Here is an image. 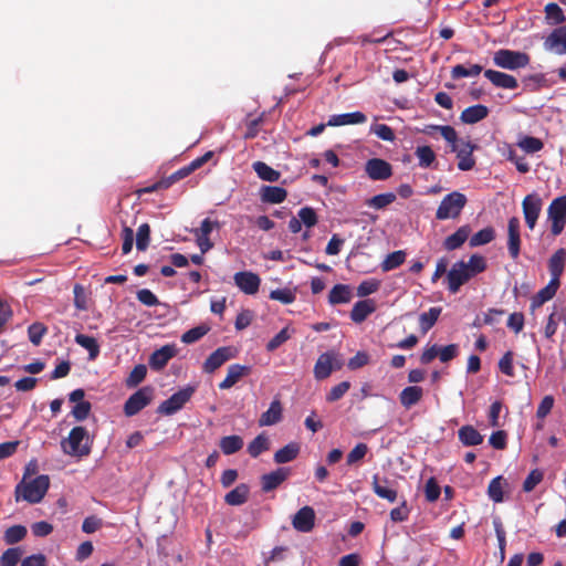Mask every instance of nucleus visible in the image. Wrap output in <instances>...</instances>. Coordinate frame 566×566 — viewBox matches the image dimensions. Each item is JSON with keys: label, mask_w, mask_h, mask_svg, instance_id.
<instances>
[{"label": "nucleus", "mask_w": 566, "mask_h": 566, "mask_svg": "<svg viewBox=\"0 0 566 566\" xmlns=\"http://www.w3.org/2000/svg\"><path fill=\"white\" fill-rule=\"evenodd\" d=\"M93 440L86 428L74 427L69 436L61 441V449L64 454L76 458H84L91 453Z\"/></svg>", "instance_id": "1"}, {"label": "nucleus", "mask_w": 566, "mask_h": 566, "mask_svg": "<svg viewBox=\"0 0 566 566\" xmlns=\"http://www.w3.org/2000/svg\"><path fill=\"white\" fill-rule=\"evenodd\" d=\"M50 480L48 475H39L28 483H19L15 488L17 501L24 500L29 503H39L48 492Z\"/></svg>", "instance_id": "2"}, {"label": "nucleus", "mask_w": 566, "mask_h": 566, "mask_svg": "<svg viewBox=\"0 0 566 566\" xmlns=\"http://www.w3.org/2000/svg\"><path fill=\"white\" fill-rule=\"evenodd\" d=\"M467 202L468 199L463 193L452 191L441 200L436 212V218L438 220L455 219L460 216Z\"/></svg>", "instance_id": "3"}, {"label": "nucleus", "mask_w": 566, "mask_h": 566, "mask_svg": "<svg viewBox=\"0 0 566 566\" xmlns=\"http://www.w3.org/2000/svg\"><path fill=\"white\" fill-rule=\"evenodd\" d=\"M494 64L506 70H517L528 65L530 56L520 51L501 49L494 53Z\"/></svg>", "instance_id": "4"}, {"label": "nucleus", "mask_w": 566, "mask_h": 566, "mask_svg": "<svg viewBox=\"0 0 566 566\" xmlns=\"http://www.w3.org/2000/svg\"><path fill=\"white\" fill-rule=\"evenodd\" d=\"M547 218L551 221V232L558 235L566 224V196L555 198L547 209Z\"/></svg>", "instance_id": "5"}, {"label": "nucleus", "mask_w": 566, "mask_h": 566, "mask_svg": "<svg viewBox=\"0 0 566 566\" xmlns=\"http://www.w3.org/2000/svg\"><path fill=\"white\" fill-rule=\"evenodd\" d=\"M193 392L195 388L191 386L178 390L159 405L157 412L164 416L175 415L190 400Z\"/></svg>", "instance_id": "6"}, {"label": "nucleus", "mask_w": 566, "mask_h": 566, "mask_svg": "<svg viewBox=\"0 0 566 566\" xmlns=\"http://www.w3.org/2000/svg\"><path fill=\"white\" fill-rule=\"evenodd\" d=\"M154 389L149 386L143 387L134 392L124 405V412L132 417L148 406L153 399Z\"/></svg>", "instance_id": "7"}, {"label": "nucleus", "mask_w": 566, "mask_h": 566, "mask_svg": "<svg viewBox=\"0 0 566 566\" xmlns=\"http://www.w3.org/2000/svg\"><path fill=\"white\" fill-rule=\"evenodd\" d=\"M472 279L467 271L464 261L455 262L447 273L448 290L455 294L460 287Z\"/></svg>", "instance_id": "8"}, {"label": "nucleus", "mask_w": 566, "mask_h": 566, "mask_svg": "<svg viewBox=\"0 0 566 566\" xmlns=\"http://www.w3.org/2000/svg\"><path fill=\"white\" fill-rule=\"evenodd\" d=\"M342 363L334 353L327 352L317 358L314 366V376L317 380L327 378L334 369H339Z\"/></svg>", "instance_id": "9"}, {"label": "nucleus", "mask_w": 566, "mask_h": 566, "mask_svg": "<svg viewBox=\"0 0 566 566\" xmlns=\"http://www.w3.org/2000/svg\"><path fill=\"white\" fill-rule=\"evenodd\" d=\"M542 199L537 193L527 195L522 202L523 213L527 227L533 230L542 210Z\"/></svg>", "instance_id": "10"}, {"label": "nucleus", "mask_w": 566, "mask_h": 566, "mask_svg": "<svg viewBox=\"0 0 566 566\" xmlns=\"http://www.w3.org/2000/svg\"><path fill=\"white\" fill-rule=\"evenodd\" d=\"M235 350L232 347L223 346L217 348L203 363V370L208 374H212L226 361L234 357Z\"/></svg>", "instance_id": "11"}, {"label": "nucleus", "mask_w": 566, "mask_h": 566, "mask_svg": "<svg viewBox=\"0 0 566 566\" xmlns=\"http://www.w3.org/2000/svg\"><path fill=\"white\" fill-rule=\"evenodd\" d=\"M544 49L558 55L566 54V24L549 33L544 41Z\"/></svg>", "instance_id": "12"}, {"label": "nucleus", "mask_w": 566, "mask_h": 566, "mask_svg": "<svg viewBox=\"0 0 566 566\" xmlns=\"http://www.w3.org/2000/svg\"><path fill=\"white\" fill-rule=\"evenodd\" d=\"M233 280L239 290L249 295L258 293L261 284L260 276L251 271L237 272Z\"/></svg>", "instance_id": "13"}, {"label": "nucleus", "mask_w": 566, "mask_h": 566, "mask_svg": "<svg viewBox=\"0 0 566 566\" xmlns=\"http://www.w3.org/2000/svg\"><path fill=\"white\" fill-rule=\"evenodd\" d=\"M365 171L373 180H386L392 175L391 165L380 158H371L365 164Z\"/></svg>", "instance_id": "14"}, {"label": "nucleus", "mask_w": 566, "mask_h": 566, "mask_svg": "<svg viewBox=\"0 0 566 566\" xmlns=\"http://www.w3.org/2000/svg\"><path fill=\"white\" fill-rule=\"evenodd\" d=\"M521 224L516 217H512L507 222V250L513 260H516L521 251Z\"/></svg>", "instance_id": "15"}, {"label": "nucleus", "mask_w": 566, "mask_h": 566, "mask_svg": "<svg viewBox=\"0 0 566 566\" xmlns=\"http://www.w3.org/2000/svg\"><path fill=\"white\" fill-rule=\"evenodd\" d=\"M293 527L302 533H308L315 525V512L311 506L300 509L292 520Z\"/></svg>", "instance_id": "16"}, {"label": "nucleus", "mask_w": 566, "mask_h": 566, "mask_svg": "<svg viewBox=\"0 0 566 566\" xmlns=\"http://www.w3.org/2000/svg\"><path fill=\"white\" fill-rule=\"evenodd\" d=\"M475 148L476 146L470 142H461L457 145V149L454 151L459 158L458 168L460 170L468 171L474 167L475 160L472 156V153Z\"/></svg>", "instance_id": "17"}, {"label": "nucleus", "mask_w": 566, "mask_h": 566, "mask_svg": "<svg viewBox=\"0 0 566 566\" xmlns=\"http://www.w3.org/2000/svg\"><path fill=\"white\" fill-rule=\"evenodd\" d=\"M566 263V250L558 249L548 261V270L551 273V281L553 284L559 285L560 275L564 272Z\"/></svg>", "instance_id": "18"}, {"label": "nucleus", "mask_w": 566, "mask_h": 566, "mask_svg": "<svg viewBox=\"0 0 566 566\" xmlns=\"http://www.w3.org/2000/svg\"><path fill=\"white\" fill-rule=\"evenodd\" d=\"M176 354L177 350L174 345H165L151 354L149 365L153 369L160 370Z\"/></svg>", "instance_id": "19"}, {"label": "nucleus", "mask_w": 566, "mask_h": 566, "mask_svg": "<svg viewBox=\"0 0 566 566\" xmlns=\"http://www.w3.org/2000/svg\"><path fill=\"white\" fill-rule=\"evenodd\" d=\"M484 76L496 87L515 90L518 86L517 80L513 75L500 71L486 70Z\"/></svg>", "instance_id": "20"}, {"label": "nucleus", "mask_w": 566, "mask_h": 566, "mask_svg": "<svg viewBox=\"0 0 566 566\" xmlns=\"http://www.w3.org/2000/svg\"><path fill=\"white\" fill-rule=\"evenodd\" d=\"M250 373V367L240 365V364H233L228 367L227 376L226 378L219 384V388L230 389L233 387L243 376L248 375Z\"/></svg>", "instance_id": "21"}, {"label": "nucleus", "mask_w": 566, "mask_h": 566, "mask_svg": "<svg viewBox=\"0 0 566 566\" xmlns=\"http://www.w3.org/2000/svg\"><path fill=\"white\" fill-rule=\"evenodd\" d=\"M283 407L279 399H274L269 409L259 419V426L268 427L279 423L282 420Z\"/></svg>", "instance_id": "22"}, {"label": "nucleus", "mask_w": 566, "mask_h": 566, "mask_svg": "<svg viewBox=\"0 0 566 566\" xmlns=\"http://www.w3.org/2000/svg\"><path fill=\"white\" fill-rule=\"evenodd\" d=\"M289 476V469L279 468L275 471L266 473L262 475V490L264 492H270L276 489L283 481H285Z\"/></svg>", "instance_id": "23"}, {"label": "nucleus", "mask_w": 566, "mask_h": 566, "mask_svg": "<svg viewBox=\"0 0 566 566\" xmlns=\"http://www.w3.org/2000/svg\"><path fill=\"white\" fill-rule=\"evenodd\" d=\"M367 120V117L361 112H353L345 114L332 115L327 122L328 126H344V125H354V124H363Z\"/></svg>", "instance_id": "24"}, {"label": "nucleus", "mask_w": 566, "mask_h": 566, "mask_svg": "<svg viewBox=\"0 0 566 566\" xmlns=\"http://www.w3.org/2000/svg\"><path fill=\"white\" fill-rule=\"evenodd\" d=\"M375 310L376 306L373 300L358 301L352 308L350 318L355 323H361L368 317V315L374 313Z\"/></svg>", "instance_id": "25"}, {"label": "nucleus", "mask_w": 566, "mask_h": 566, "mask_svg": "<svg viewBox=\"0 0 566 566\" xmlns=\"http://www.w3.org/2000/svg\"><path fill=\"white\" fill-rule=\"evenodd\" d=\"M489 115V108L482 104H476L467 107L460 116V119L464 124H475L484 119Z\"/></svg>", "instance_id": "26"}, {"label": "nucleus", "mask_w": 566, "mask_h": 566, "mask_svg": "<svg viewBox=\"0 0 566 566\" xmlns=\"http://www.w3.org/2000/svg\"><path fill=\"white\" fill-rule=\"evenodd\" d=\"M471 229L468 224L460 227L454 233L447 237L443 247L448 251L459 249L469 238Z\"/></svg>", "instance_id": "27"}, {"label": "nucleus", "mask_w": 566, "mask_h": 566, "mask_svg": "<svg viewBox=\"0 0 566 566\" xmlns=\"http://www.w3.org/2000/svg\"><path fill=\"white\" fill-rule=\"evenodd\" d=\"M423 396V389L419 386H409L402 389L399 395L400 403L406 408L410 409L417 405Z\"/></svg>", "instance_id": "28"}, {"label": "nucleus", "mask_w": 566, "mask_h": 566, "mask_svg": "<svg viewBox=\"0 0 566 566\" xmlns=\"http://www.w3.org/2000/svg\"><path fill=\"white\" fill-rule=\"evenodd\" d=\"M388 480L384 479L382 481L379 480L377 475H374L373 478V491L377 496L380 499L387 500L390 503H394L397 500V491L391 489L388 485Z\"/></svg>", "instance_id": "29"}, {"label": "nucleus", "mask_w": 566, "mask_h": 566, "mask_svg": "<svg viewBox=\"0 0 566 566\" xmlns=\"http://www.w3.org/2000/svg\"><path fill=\"white\" fill-rule=\"evenodd\" d=\"M559 285L553 284L552 282H548V284L539 290L531 301V310L535 311L536 308L541 307L545 302L549 301L554 297L558 290Z\"/></svg>", "instance_id": "30"}, {"label": "nucleus", "mask_w": 566, "mask_h": 566, "mask_svg": "<svg viewBox=\"0 0 566 566\" xmlns=\"http://www.w3.org/2000/svg\"><path fill=\"white\" fill-rule=\"evenodd\" d=\"M249 492V486L244 483H241L226 494L224 501L227 504L232 506L242 505L247 502Z\"/></svg>", "instance_id": "31"}, {"label": "nucleus", "mask_w": 566, "mask_h": 566, "mask_svg": "<svg viewBox=\"0 0 566 566\" xmlns=\"http://www.w3.org/2000/svg\"><path fill=\"white\" fill-rule=\"evenodd\" d=\"M509 485L507 481L499 475L491 480L488 486V495L489 497L495 502L501 503L504 500V489Z\"/></svg>", "instance_id": "32"}, {"label": "nucleus", "mask_w": 566, "mask_h": 566, "mask_svg": "<svg viewBox=\"0 0 566 566\" xmlns=\"http://www.w3.org/2000/svg\"><path fill=\"white\" fill-rule=\"evenodd\" d=\"M350 287L346 284H336L329 292L328 302L332 305L346 304L352 300Z\"/></svg>", "instance_id": "33"}, {"label": "nucleus", "mask_w": 566, "mask_h": 566, "mask_svg": "<svg viewBox=\"0 0 566 566\" xmlns=\"http://www.w3.org/2000/svg\"><path fill=\"white\" fill-rule=\"evenodd\" d=\"M287 192L282 187L264 186L261 189V198L264 202L281 203L285 200Z\"/></svg>", "instance_id": "34"}, {"label": "nucleus", "mask_w": 566, "mask_h": 566, "mask_svg": "<svg viewBox=\"0 0 566 566\" xmlns=\"http://www.w3.org/2000/svg\"><path fill=\"white\" fill-rule=\"evenodd\" d=\"M300 452V446L296 442H291L277 450L274 454V461L279 464L293 461Z\"/></svg>", "instance_id": "35"}, {"label": "nucleus", "mask_w": 566, "mask_h": 566, "mask_svg": "<svg viewBox=\"0 0 566 566\" xmlns=\"http://www.w3.org/2000/svg\"><path fill=\"white\" fill-rule=\"evenodd\" d=\"M459 439L464 446H478L482 443L483 437L472 426H464L459 430Z\"/></svg>", "instance_id": "36"}, {"label": "nucleus", "mask_w": 566, "mask_h": 566, "mask_svg": "<svg viewBox=\"0 0 566 566\" xmlns=\"http://www.w3.org/2000/svg\"><path fill=\"white\" fill-rule=\"evenodd\" d=\"M252 167L262 180L274 182L280 179L281 174L263 161H255Z\"/></svg>", "instance_id": "37"}, {"label": "nucleus", "mask_w": 566, "mask_h": 566, "mask_svg": "<svg viewBox=\"0 0 566 566\" xmlns=\"http://www.w3.org/2000/svg\"><path fill=\"white\" fill-rule=\"evenodd\" d=\"M441 311V307H431L428 312L420 314L419 326L423 334H426L436 324Z\"/></svg>", "instance_id": "38"}, {"label": "nucleus", "mask_w": 566, "mask_h": 566, "mask_svg": "<svg viewBox=\"0 0 566 566\" xmlns=\"http://www.w3.org/2000/svg\"><path fill=\"white\" fill-rule=\"evenodd\" d=\"M75 343L88 352L91 359H95L98 356L99 345L94 337L84 334H77L75 336Z\"/></svg>", "instance_id": "39"}, {"label": "nucleus", "mask_w": 566, "mask_h": 566, "mask_svg": "<svg viewBox=\"0 0 566 566\" xmlns=\"http://www.w3.org/2000/svg\"><path fill=\"white\" fill-rule=\"evenodd\" d=\"M243 447V440L239 436H227L220 440V448L227 455L233 454L241 450Z\"/></svg>", "instance_id": "40"}, {"label": "nucleus", "mask_w": 566, "mask_h": 566, "mask_svg": "<svg viewBox=\"0 0 566 566\" xmlns=\"http://www.w3.org/2000/svg\"><path fill=\"white\" fill-rule=\"evenodd\" d=\"M494 238H495L494 229L492 227H486V228L478 231L476 233H474L470 238L469 244L471 248L484 245V244H488L491 241H493Z\"/></svg>", "instance_id": "41"}, {"label": "nucleus", "mask_w": 566, "mask_h": 566, "mask_svg": "<svg viewBox=\"0 0 566 566\" xmlns=\"http://www.w3.org/2000/svg\"><path fill=\"white\" fill-rule=\"evenodd\" d=\"M269 438L261 433L256 436L248 446V452L252 458H258L262 452L269 450Z\"/></svg>", "instance_id": "42"}, {"label": "nucleus", "mask_w": 566, "mask_h": 566, "mask_svg": "<svg viewBox=\"0 0 566 566\" xmlns=\"http://www.w3.org/2000/svg\"><path fill=\"white\" fill-rule=\"evenodd\" d=\"M27 527L23 525H13L6 530L3 541L8 545H13L21 542L27 536Z\"/></svg>", "instance_id": "43"}, {"label": "nucleus", "mask_w": 566, "mask_h": 566, "mask_svg": "<svg viewBox=\"0 0 566 566\" xmlns=\"http://www.w3.org/2000/svg\"><path fill=\"white\" fill-rule=\"evenodd\" d=\"M482 66L479 64H472L469 67L462 64H457L451 70L452 78L471 77L476 76L482 72Z\"/></svg>", "instance_id": "44"}, {"label": "nucleus", "mask_w": 566, "mask_h": 566, "mask_svg": "<svg viewBox=\"0 0 566 566\" xmlns=\"http://www.w3.org/2000/svg\"><path fill=\"white\" fill-rule=\"evenodd\" d=\"M517 146L526 154H534L543 149L544 143L533 136H523L518 139Z\"/></svg>", "instance_id": "45"}, {"label": "nucleus", "mask_w": 566, "mask_h": 566, "mask_svg": "<svg viewBox=\"0 0 566 566\" xmlns=\"http://www.w3.org/2000/svg\"><path fill=\"white\" fill-rule=\"evenodd\" d=\"M467 271L472 277L486 270V260L480 254H473L468 262H464Z\"/></svg>", "instance_id": "46"}, {"label": "nucleus", "mask_w": 566, "mask_h": 566, "mask_svg": "<svg viewBox=\"0 0 566 566\" xmlns=\"http://www.w3.org/2000/svg\"><path fill=\"white\" fill-rule=\"evenodd\" d=\"M396 200V195L394 192H386L376 195L368 200H366V205L370 208L380 210L391 205Z\"/></svg>", "instance_id": "47"}, {"label": "nucleus", "mask_w": 566, "mask_h": 566, "mask_svg": "<svg viewBox=\"0 0 566 566\" xmlns=\"http://www.w3.org/2000/svg\"><path fill=\"white\" fill-rule=\"evenodd\" d=\"M406 260V253L401 250L389 253L381 263L384 272L391 271L401 265Z\"/></svg>", "instance_id": "48"}, {"label": "nucleus", "mask_w": 566, "mask_h": 566, "mask_svg": "<svg viewBox=\"0 0 566 566\" xmlns=\"http://www.w3.org/2000/svg\"><path fill=\"white\" fill-rule=\"evenodd\" d=\"M210 327L206 324H201L196 326L181 335V342L185 344H193L202 338L208 332Z\"/></svg>", "instance_id": "49"}, {"label": "nucleus", "mask_w": 566, "mask_h": 566, "mask_svg": "<svg viewBox=\"0 0 566 566\" xmlns=\"http://www.w3.org/2000/svg\"><path fill=\"white\" fill-rule=\"evenodd\" d=\"M418 160L419 166L421 168H428L432 165V163L436 160V154L429 146H418L415 151Z\"/></svg>", "instance_id": "50"}, {"label": "nucleus", "mask_w": 566, "mask_h": 566, "mask_svg": "<svg viewBox=\"0 0 566 566\" xmlns=\"http://www.w3.org/2000/svg\"><path fill=\"white\" fill-rule=\"evenodd\" d=\"M546 19L552 24H560L565 22L566 17L557 3H548L545 7Z\"/></svg>", "instance_id": "51"}, {"label": "nucleus", "mask_w": 566, "mask_h": 566, "mask_svg": "<svg viewBox=\"0 0 566 566\" xmlns=\"http://www.w3.org/2000/svg\"><path fill=\"white\" fill-rule=\"evenodd\" d=\"M22 556L20 547L8 548L0 556V566H17Z\"/></svg>", "instance_id": "52"}, {"label": "nucleus", "mask_w": 566, "mask_h": 566, "mask_svg": "<svg viewBox=\"0 0 566 566\" xmlns=\"http://www.w3.org/2000/svg\"><path fill=\"white\" fill-rule=\"evenodd\" d=\"M147 375V368L145 365L140 364L133 368L128 378L126 379V385L129 388L136 387L139 385Z\"/></svg>", "instance_id": "53"}, {"label": "nucleus", "mask_w": 566, "mask_h": 566, "mask_svg": "<svg viewBox=\"0 0 566 566\" xmlns=\"http://www.w3.org/2000/svg\"><path fill=\"white\" fill-rule=\"evenodd\" d=\"M493 526H494V531H495L497 542H499L500 559L503 560L505 558L506 537H505V531L503 528V524H502V521L500 517H495L493 520Z\"/></svg>", "instance_id": "54"}, {"label": "nucleus", "mask_w": 566, "mask_h": 566, "mask_svg": "<svg viewBox=\"0 0 566 566\" xmlns=\"http://www.w3.org/2000/svg\"><path fill=\"white\" fill-rule=\"evenodd\" d=\"M270 298L274 301H279L283 304H291L295 301L296 294L295 291L291 289H277L273 290L270 293Z\"/></svg>", "instance_id": "55"}, {"label": "nucleus", "mask_w": 566, "mask_h": 566, "mask_svg": "<svg viewBox=\"0 0 566 566\" xmlns=\"http://www.w3.org/2000/svg\"><path fill=\"white\" fill-rule=\"evenodd\" d=\"M431 128L438 129L442 137L451 145L452 150L457 149L458 135L453 127L449 125H432Z\"/></svg>", "instance_id": "56"}, {"label": "nucleus", "mask_w": 566, "mask_h": 566, "mask_svg": "<svg viewBox=\"0 0 566 566\" xmlns=\"http://www.w3.org/2000/svg\"><path fill=\"white\" fill-rule=\"evenodd\" d=\"M150 227L148 223H143L137 229L136 247L138 250L144 251L149 244Z\"/></svg>", "instance_id": "57"}, {"label": "nucleus", "mask_w": 566, "mask_h": 566, "mask_svg": "<svg viewBox=\"0 0 566 566\" xmlns=\"http://www.w3.org/2000/svg\"><path fill=\"white\" fill-rule=\"evenodd\" d=\"M297 217L306 228H312L317 223V214L311 207L301 208L297 212Z\"/></svg>", "instance_id": "58"}, {"label": "nucleus", "mask_w": 566, "mask_h": 566, "mask_svg": "<svg viewBox=\"0 0 566 566\" xmlns=\"http://www.w3.org/2000/svg\"><path fill=\"white\" fill-rule=\"evenodd\" d=\"M46 333V327L42 323H33L28 328V335L30 342L38 346L42 342V337Z\"/></svg>", "instance_id": "59"}, {"label": "nucleus", "mask_w": 566, "mask_h": 566, "mask_svg": "<svg viewBox=\"0 0 566 566\" xmlns=\"http://www.w3.org/2000/svg\"><path fill=\"white\" fill-rule=\"evenodd\" d=\"M371 133H374L379 139L385 142H394L396 136L391 127L386 124H375L370 128Z\"/></svg>", "instance_id": "60"}, {"label": "nucleus", "mask_w": 566, "mask_h": 566, "mask_svg": "<svg viewBox=\"0 0 566 566\" xmlns=\"http://www.w3.org/2000/svg\"><path fill=\"white\" fill-rule=\"evenodd\" d=\"M291 335L292 333L290 332V328L284 327L266 344V349L269 352H274L282 344L289 340L291 338Z\"/></svg>", "instance_id": "61"}, {"label": "nucleus", "mask_w": 566, "mask_h": 566, "mask_svg": "<svg viewBox=\"0 0 566 566\" xmlns=\"http://www.w3.org/2000/svg\"><path fill=\"white\" fill-rule=\"evenodd\" d=\"M507 153H506V159L512 161L516 169L521 172V174H526L530 171V165L527 164V161L525 160L524 157H518L516 155V151L511 147L509 146L507 147Z\"/></svg>", "instance_id": "62"}, {"label": "nucleus", "mask_w": 566, "mask_h": 566, "mask_svg": "<svg viewBox=\"0 0 566 566\" xmlns=\"http://www.w3.org/2000/svg\"><path fill=\"white\" fill-rule=\"evenodd\" d=\"M544 474L541 470L534 469L532 470L523 483V490L525 492H531L535 489L537 484L543 481Z\"/></svg>", "instance_id": "63"}, {"label": "nucleus", "mask_w": 566, "mask_h": 566, "mask_svg": "<svg viewBox=\"0 0 566 566\" xmlns=\"http://www.w3.org/2000/svg\"><path fill=\"white\" fill-rule=\"evenodd\" d=\"M380 286L379 281L375 279L365 280L357 286V295L359 297L368 296L378 291Z\"/></svg>", "instance_id": "64"}]
</instances>
